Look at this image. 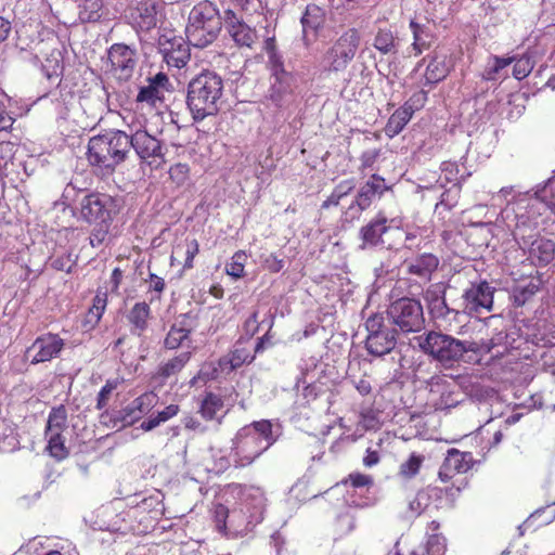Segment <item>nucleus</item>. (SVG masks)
Here are the masks:
<instances>
[{"label":"nucleus","instance_id":"nucleus-46","mask_svg":"<svg viewBox=\"0 0 555 555\" xmlns=\"http://www.w3.org/2000/svg\"><path fill=\"white\" fill-rule=\"evenodd\" d=\"M181 251L184 254L183 269H192L194 267V258L199 253V244L197 240H185L184 245L179 244L172 251L171 260L175 258V255H179Z\"/></svg>","mask_w":555,"mask_h":555},{"label":"nucleus","instance_id":"nucleus-53","mask_svg":"<svg viewBox=\"0 0 555 555\" xmlns=\"http://www.w3.org/2000/svg\"><path fill=\"white\" fill-rule=\"evenodd\" d=\"M423 461V455L412 453L406 461L401 463L399 474L408 479L415 477L420 472Z\"/></svg>","mask_w":555,"mask_h":555},{"label":"nucleus","instance_id":"nucleus-64","mask_svg":"<svg viewBox=\"0 0 555 555\" xmlns=\"http://www.w3.org/2000/svg\"><path fill=\"white\" fill-rule=\"evenodd\" d=\"M284 260L279 258L275 254L271 253L262 257V266L271 273H278L284 268Z\"/></svg>","mask_w":555,"mask_h":555},{"label":"nucleus","instance_id":"nucleus-59","mask_svg":"<svg viewBox=\"0 0 555 555\" xmlns=\"http://www.w3.org/2000/svg\"><path fill=\"white\" fill-rule=\"evenodd\" d=\"M461 190L460 183L452 184L450 189L441 194L440 202L436 205V208L443 206L446 209L451 210L459 203Z\"/></svg>","mask_w":555,"mask_h":555},{"label":"nucleus","instance_id":"nucleus-56","mask_svg":"<svg viewBox=\"0 0 555 555\" xmlns=\"http://www.w3.org/2000/svg\"><path fill=\"white\" fill-rule=\"evenodd\" d=\"M107 295L105 292H98L93 298L92 307L88 311V321L98 323L105 311Z\"/></svg>","mask_w":555,"mask_h":555},{"label":"nucleus","instance_id":"nucleus-13","mask_svg":"<svg viewBox=\"0 0 555 555\" xmlns=\"http://www.w3.org/2000/svg\"><path fill=\"white\" fill-rule=\"evenodd\" d=\"M129 506L128 511L119 515L122 517V524L117 526V522H115L111 528L112 531L124 534L134 532L137 529L132 524L126 521L127 517L134 518L142 513L152 514L153 519L160 517L164 514L163 494L159 491L150 495L135 494L133 498H129Z\"/></svg>","mask_w":555,"mask_h":555},{"label":"nucleus","instance_id":"nucleus-1","mask_svg":"<svg viewBox=\"0 0 555 555\" xmlns=\"http://www.w3.org/2000/svg\"><path fill=\"white\" fill-rule=\"evenodd\" d=\"M267 511V498L262 489L249 487L242 492L240 502L231 509L223 504L214 508L218 531L231 538L244 537L262 522Z\"/></svg>","mask_w":555,"mask_h":555},{"label":"nucleus","instance_id":"nucleus-34","mask_svg":"<svg viewBox=\"0 0 555 555\" xmlns=\"http://www.w3.org/2000/svg\"><path fill=\"white\" fill-rule=\"evenodd\" d=\"M515 61V56L490 55L485 66L481 78L486 81H496L502 76V72Z\"/></svg>","mask_w":555,"mask_h":555},{"label":"nucleus","instance_id":"nucleus-14","mask_svg":"<svg viewBox=\"0 0 555 555\" xmlns=\"http://www.w3.org/2000/svg\"><path fill=\"white\" fill-rule=\"evenodd\" d=\"M130 152L133 151L141 164L159 166L165 163L166 146L164 142L145 129H130Z\"/></svg>","mask_w":555,"mask_h":555},{"label":"nucleus","instance_id":"nucleus-16","mask_svg":"<svg viewBox=\"0 0 555 555\" xmlns=\"http://www.w3.org/2000/svg\"><path fill=\"white\" fill-rule=\"evenodd\" d=\"M389 218L384 210H378L373 218L363 224L358 231L359 246L362 251L376 249H392L386 246L385 235L390 231Z\"/></svg>","mask_w":555,"mask_h":555},{"label":"nucleus","instance_id":"nucleus-44","mask_svg":"<svg viewBox=\"0 0 555 555\" xmlns=\"http://www.w3.org/2000/svg\"><path fill=\"white\" fill-rule=\"evenodd\" d=\"M48 438L47 450L49 454L56 461H63L69 455V451L65 446V438L62 433L46 434Z\"/></svg>","mask_w":555,"mask_h":555},{"label":"nucleus","instance_id":"nucleus-54","mask_svg":"<svg viewBox=\"0 0 555 555\" xmlns=\"http://www.w3.org/2000/svg\"><path fill=\"white\" fill-rule=\"evenodd\" d=\"M428 494V487L420 490L415 498L409 503L410 511L416 515H421L429 508H433V501Z\"/></svg>","mask_w":555,"mask_h":555},{"label":"nucleus","instance_id":"nucleus-47","mask_svg":"<svg viewBox=\"0 0 555 555\" xmlns=\"http://www.w3.org/2000/svg\"><path fill=\"white\" fill-rule=\"evenodd\" d=\"M186 341L191 344L190 336L171 324L164 339V348L168 350H176L184 346Z\"/></svg>","mask_w":555,"mask_h":555},{"label":"nucleus","instance_id":"nucleus-40","mask_svg":"<svg viewBox=\"0 0 555 555\" xmlns=\"http://www.w3.org/2000/svg\"><path fill=\"white\" fill-rule=\"evenodd\" d=\"M533 196L541 203L545 204L548 208L555 206V170L553 176L543 183H539L532 190Z\"/></svg>","mask_w":555,"mask_h":555},{"label":"nucleus","instance_id":"nucleus-37","mask_svg":"<svg viewBox=\"0 0 555 555\" xmlns=\"http://www.w3.org/2000/svg\"><path fill=\"white\" fill-rule=\"evenodd\" d=\"M412 116L411 112L406 111L403 106L397 108L386 124V134L390 138L399 134L411 120Z\"/></svg>","mask_w":555,"mask_h":555},{"label":"nucleus","instance_id":"nucleus-51","mask_svg":"<svg viewBox=\"0 0 555 555\" xmlns=\"http://www.w3.org/2000/svg\"><path fill=\"white\" fill-rule=\"evenodd\" d=\"M86 189L79 188L76 185L74 181L67 183L62 193V203L66 207H72L74 204L79 206V201L81 199L83 194H88Z\"/></svg>","mask_w":555,"mask_h":555},{"label":"nucleus","instance_id":"nucleus-7","mask_svg":"<svg viewBox=\"0 0 555 555\" xmlns=\"http://www.w3.org/2000/svg\"><path fill=\"white\" fill-rule=\"evenodd\" d=\"M224 24L225 11L221 15L214 2L204 0L191 9L185 35L193 47L204 49L218 39Z\"/></svg>","mask_w":555,"mask_h":555},{"label":"nucleus","instance_id":"nucleus-45","mask_svg":"<svg viewBox=\"0 0 555 555\" xmlns=\"http://www.w3.org/2000/svg\"><path fill=\"white\" fill-rule=\"evenodd\" d=\"M222 408V398L219 395L209 392L203 399L199 412L205 420L211 421L216 418L218 411H220Z\"/></svg>","mask_w":555,"mask_h":555},{"label":"nucleus","instance_id":"nucleus-4","mask_svg":"<svg viewBox=\"0 0 555 555\" xmlns=\"http://www.w3.org/2000/svg\"><path fill=\"white\" fill-rule=\"evenodd\" d=\"M129 133L108 129L88 142L87 159L102 176H111L130 156Z\"/></svg>","mask_w":555,"mask_h":555},{"label":"nucleus","instance_id":"nucleus-35","mask_svg":"<svg viewBox=\"0 0 555 555\" xmlns=\"http://www.w3.org/2000/svg\"><path fill=\"white\" fill-rule=\"evenodd\" d=\"M357 183L354 178L341 180L335 185L332 193L323 201L321 208L328 209L337 207L343 198L351 194L356 190Z\"/></svg>","mask_w":555,"mask_h":555},{"label":"nucleus","instance_id":"nucleus-61","mask_svg":"<svg viewBox=\"0 0 555 555\" xmlns=\"http://www.w3.org/2000/svg\"><path fill=\"white\" fill-rule=\"evenodd\" d=\"M428 100V91L418 90L414 92L402 105L406 111H410L413 115L415 112L424 107Z\"/></svg>","mask_w":555,"mask_h":555},{"label":"nucleus","instance_id":"nucleus-3","mask_svg":"<svg viewBox=\"0 0 555 555\" xmlns=\"http://www.w3.org/2000/svg\"><path fill=\"white\" fill-rule=\"evenodd\" d=\"M73 216L79 221L93 225L89 236L92 247L101 246L107 237L112 222L119 212L115 197L101 192L83 194L79 206L72 207Z\"/></svg>","mask_w":555,"mask_h":555},{"label":"nucleus","instance_id":"nucleus-38","mask_svg":"<svg viewBox=\"0 0 555 555\" xmlns=\"http://www.w3.org/2000/svg\"><path fill=\"white\" fill-rule=\"evenodd\" d=\"M102 0H82L78 5V18L81 23H95L102 17Z\"/></svg>","mask_w":555,"mask_h":555},{"label":"nucleus","instance_id":"nucleus-58","mask_svg":"<svg viewBox=\"0 0 555 555\" xmlns=\"http://www.w3.org/2000/svg\"><path fill=\"white\" fill-rule=\"evenodd\" d=\"M268 55V68L271 73V77L283 76L294 74L293 72L286 70L284 65V59L280 51H275Z\"/></svg>","mask_w":555,"mask_h":555},{"label":"nucleus","instance_id":"nucleus-62","mask_svg":"<svg viewBox=\"0 0 555 555\" xmlns=\"http://www.w3.org/2000/svg\"><path fill=\"white\" fill-rule=\"evenodd\" d=\"M190 168L186 164H175L169 168V178L178 186L183 185L189 180Z\"/></svg>","mask_w":555,"mask_h":555},{"label":"nucleus","instance_id":"nucleus-63","mask_svg":"<svg viewBox=\"0 0 555 555\" xmlns=\"http://www.w3.org/2000/svg\"><path fill=\"white\" fill-rule=\"evenodd\" d=\"M344 483H350L353 489H362L372 487L374 480L373 477L370 475H365L362 473H351L349 474L347 479H345Z\"/></svg>","mask_w":555,"mask_h":555},{"label":"nucleus","instance_id":"nucleus-26","mask_svg":"<svg viewBox=\"0 0 555 555\" xmlns=\"http://www.w3.org/2000/svg\"><path fill=\"white\" fill-rule=\"evenodd\" d=\"M191 359V352L184 351L166 362H162L157 370L151 376V384L154 388L164 387L169 380L176 378V376L183 370Z\"/></svg>","mask_w":555,"mask_h":555},{"label":"nucleus","instance_id":"nucleus-42","mask_svg":"<svg viewBox=\"0 0 555 555\" xmlns=\"http://www.w3.org/2000/svg\"><path fill=\"white\" fill-rule=\"evenodd\" d=\"M67 410L64 404L53 406L49 413L46 434L62 433L67 426Z\"/></svg>","mask_w":555,"mask_h":555},{"label":"nucleus","instance_id":"nucleus-10","mask_svg":"<svg viewBox=\"0 0 555 555\" xmlns=\"http://www.w3.org/2000/svg\"><path fill=\"white\" fill-rule=\"evenodd\" d=\"M364 326L367 333L364 347L370 356L382 358L396 348L399 332L383 313H372Z\"/></svg>","mask_w":555,"mask_h":555},{"label":"nucleus","instance_id":"nucleus-21","mask_svg":"<svg viewBox=\"0 0 555 555\" xmlns=\"http://www.w3.org/2000/svg\"><path fill=\"white\" fill-rule=\"evenodd\" d=\"M64 347L65 340L59 334L48 332L39 335L26 349V353L35 351L30 364L36 365L59 358Z\"/></svg>","mask_w":555,"mask_h":555},{"label":"nucleus","instance_id":"nucleus-2","mask_svg":"<svg viewBox=\"0 0 555 555\" xmlns=\"http://www.w3.org/2000/svg\"><path fill=\"white\" fill-rule=\"evenodd\" d=\"M281 435V425L270 420L254 421L240 428L231 440L234 468L250 466Z\"/></svg>","mask_w":555,"mask_h":555},{"label":"nucleus","instance_id":"nucleus-57","mask_svg":"<svg viewBox=\"0 0 555 555\" xmlns=\"http://www.w3.org/2000/svg\"><path fill=\"white\" fill-rule=\"evenodd\" d=\"M49 264L56 271L70 273L73 268L76 266V258L73 257L72 253H63L61 255L50 257Z\"/></svg>","mask_w":555,"mask_h":555},{"label":"nucleus","instance_id":"nucleus-41","mask_svg":"<svg viewBox=\"0 0 555 555\" xmlns=\"http://www.w3.org/2000/svg\"><path fill=\"white\" fill-rule=\"evenodd\" d=\"M462 167L456 162L447 160L440 166L441 171L444 173V178L448 182L462 184L470 177V171H467L462 162Z\"/></svg>","mask_w":555,"mask_h":555},{"label":"nucleus","instance_id":"nucleus-31","mask_svg":"<svg viewBox=\"0 0 555 555\" xmlns=\"http://www.w3.org/2000/svg\"><path fill=\"white\" fill-rule=\"evenodd\" d=\"M428 495L433 501V508H452L461 493V487L451 485L449 487H428Z\"/></svg>","mask_w":555,"mask_h":555},{"label":"nucleus","instance_id":"nucleus-11","mask_svg":"<svg viewBox=\"0 0 555 555\" xmlns=\"http://www.w3.org/2000/svg\"><path fill=\"white\" fill-rule=\"evenodd\" d=\"M393 184L377 173H373L357 190L349 206L341 214L343 223H353L361 219L362 214L367 210L376 199H380L385 193L392 192Z\"/></svg>","mask_w":555,"mask_h":555},{"label":"nucleus","instance_id":"nucleus-18","mask_svg":"<svg viewBox=\"0 0 555 555\" xmlns=\"http://www.w3.org/2000/svg\"><path fill=\"white\" fill-rule=\"evenodd\" d=\"M158 8L156 0L132 1L125 10V20L138 35L149 33L157 26Z\"/></svg>","mask_w":555,"mask_h":555},{"label":"nucleus","instance_id":"nucleus-8","mask_svg":"<svg viewBox=\"0 0 555 555\" xmlns=\"http://www.w3.org/2000/svg\"><path fill=\"white\" fill-rule=\"evenodd\" d=\"M268 94V107L274 108L275 122L285 121L297 109L300 100L297 92L298 79L295 74L271 77Z\"/></svg>","mask_w":555,"mask_h":555},{"label":"nucleus","instance_id":"nucleus-30","mask_svg":"<svg viewBox=\"0 0 555 555\" xmlns=\"http://www.w3.org/2000/svg\"><path fill=\"white\" fill-rule=\"evenodd\" d=\"M439 258L431 253H424L406 263V272L416 275L424 281H429L433 273L438 269Z\"/></svg>","mask_w":555,"mask_h":555},{"label":"nucleus","instance_id":"nucleus-43","mask_svg":"<svg viewBox=\"0 0 555 555\" xmlns=\"http://www.w3.org/2000/svg\"><path fill=\"white\" fill-rule=\"evenodd\" d=\"M373 46L383 54L395 53L397 47V38L389 28H378Z\"/></svg>","mask_w":555,"mask_h":555},{"label":"nucleus","instance_id":"nucleus-60","mask_svg":"<svg viewBox=\"0 0 555 555\" xmlns=\"http://www.w3.org/2000/svg\"><path fill=\"white\" fill-rule=\"evenodd\" d=\"M512 64H514L513 76L517 80H522L526 78L533 68L531 57L528 55H522L520 57L515 56V61Z\"/></svg>","mask_w":555,"mask_h":555},{"label":"nucleus","instance_id":"nucleus-32","mask_svg":"<svg viewBox=\"0 0 555 555\" xmlns=\"http://www.w3.org/2000/svg\"><path fill=\"white\" fill-rule=\"evenodd\" d=\"M151 315V308L145 301L137 302L127 314V320L131 325L133 335H142L147 328V321Z\"/></svg>","mask_w":555,"mask_h":555},{"label":"nucleus","instance_id":"nucleus-55","mask_svg":"<svg viewBox=\"0 0 555 555\" xmlns=\"http://www.w3.org/2000/svg\"><path fill=\"white\" fill-rule=\"evenodd\" d=\"M428 391L431 396H441L443 392H447L450 390L454 385L449 382L446 375H433L427 382H426Z\"/></svg>","mask_w":555,"mask_h":555},{"label":"nucleus","instance_id":"nucleus-49","mask_svg":"<svg viewBox=\"0 0 555 555\" xmlns=\"http://www.w3.org/2000/svg\"><path fill=\"white\" fill-rule=\"evenodd\" d=\"M246 259H247V255L245 251H243V250L236 251L232 256L230 262H228L225 264L227 274H229L230 276H232L235 280L243 278L245 274L244 268H245Z\"/></svg>","mask_w":555,"mask_h":555},{"label":"nucleus","instance_id":"nucleus-39","mask_svg":"<svg viewBox=\"0 0 555 555\" xmlns=\"http://www.w3.org/2000/svg\"><path fill=\"white\" fill-rule=\"evenodd\" d=\"M447 551L446 538L441 534H430L424 545L413 550L410 555H444Z\"/></svg>","mask_w":555,"mask_h":555},{"label":"nucleus","instance_id":"nucleus-5","mask_svg":"<svg viewBox=\"0 0 555 555\" xmlns=\"http://www.w3.org/2000/svg\"><path fill=\"white\" fill-rule=\"evenodd\" d=\"M420 350L431 361L450 370L464 361L468 352H480V346L473 340H462L442 331L430 330L417 337Z\"/></svg>","mask_w":555,"mask_h":555},{"label":"nucleus","instance_id":"nucleus-28","mask_svg":"<svg viewBox=\"0 0 555 555\" xmlns=\"http://www.w3.org/2000/svg\"><path fill=\"white\" fill-rule=\"evenodd\" d=\"M473 464V454L470 452H462L457 449H449L447 456L439 469V478L447 481L452 478L453 474L466 473Z\"/></svg>","mask_w":555,"mask_h":555},{"label":"nucleus","instance_id":"nucleus-48","mask_svg":"<svg viewBox=\"0 0 555 555\" xmlns=\"http://www.w3.org/2000/svg\"><path fill=\"white\" fill-rule=\"evenodd\" d=\"M212 460H214V469L217 473H224L231 466L234 467V456L232 447L230 448V452L228 453L223 449H211Z\"/></svg>","mask_w":555,"mask_h":555},{"label":"nucleus","instance_id":"nucleus-6","mask_svg":"<svg viewBox=\"0 0 555 555\" xmlns=\"http://www.w3.org/2000/svg\"><path fill=\"white\" fill-rule=\"evenodd\" d=\"M223 79L214 70H203L188 83L186 107L194 121H202L219 112Z\"/></svg>","mask_w":555,"mask_h":555},{"label":"nucleus","instance_id":"nucleus-20","mask_svg":"<svg viewBox=\"0 0 555 555\" xmlns=\"http://www.w3.org/2000/svg\"><path fill=\"white\" fill-rule=\"evenodd\" d=\"M112 70L119 80L128 81L137 66V49L125 43H114L107 50Z\"/></svg>","mask_w":555,"mask_h":555},{"label":"nucleus","instance_id":"nucleus-23","mask_svg":"<svg viewBox=\"0 0 555 555\" xmlns=\"http://www.w3.org/2000/svg\"><path fill=\"white\" fill-rule=\"evenodd\" d=\"M514 236L516 240L521 238L524 241V245H530L529 257L535 266L545 267L555 259V242L553 240L537 237L529 243L526 241L522 225L519 223L516 224Z\"/></svg>","mask_w":555,"mask_h":555},{"label":"nucleus","instance_id":"nucleus-12","mask_svg":"<svg viewBox=\"0 0 555 555\" xmlns=\"http://www.w3.org/2000/svg\"><path fill=\"white\" fill-rule=\"evenodd\" d=\"M360 46L356 28L346 30L323 54L322 64L327 72H343L354 59Z\"/></svg>","mask_w":555,"mask_h":555},{"label":"nucleus","instance_id":"nucleus-33","mask_svg":"<svg viewBox=\"0 0 555 555\" xmlns=\"http://www.w3.org/2000/svg\"><path fill=\"white\" fill-rule=\"evenodd\" d=\"M541 287V280L539 278H532L525 283L515 285L512 289L513 304L516 307H522L526 305Z\"/></svg>","mask_w":555,"mask_h":555},{"label":"nucleus","instance_id":"nucleus-50","mask_svg":"<svg viewBox=\"0 0 555 555\" xmlns=\"http://www.w3.org/2000/svg\"><path fill=\"white\" fill-rule=\"evenodd\" d=\"M460 397L461 392L457 391L456 387L454 386L447 392H443L441 396H439L435 400L434 406L436 410H449L451 408H455L462 402Z\"/></svg>","mask_w":555,"mask_h":555},{"label":"nucleus","instance_id":"nucleus-24","mask_svg":"<svg viewBox=\"0 0 555 555\" xmlns=\"http://www.w3.org/2000/svg\"><path fill=\"white\" fill-rule=\"evenodd\" d=\"M326 21L325 10L315 3L306 5L301 14L302 41L306 47L311 46L318 38L319 31L324 27Z\"/></svg>","mask_w":555,"mask_h":555},{"label":"nucleus","instance_id":"nucleus-22","mask_svg":"<svg viewBox=\"0 0 555 555\" xmlns=\"http://www.w3.org/2000/svg\"><path fill=\"white\" fill-rule=\"evenodd\" d=\"M224 27L229 36L240 49H253L259 40L257 30L250 27L243 18L233 10H225Z\"/></svg>","mask_w":555,"mask_h":555},{"label":"nucleus","instance_id":"nucleus-27","mask_svg":"<svg viewBox=\"0 0 555 555\" xmlns=\"http://www.w3.org/2000/svg\"><path fill=\"white\" fill-rule=\"evenodd\" d=\"M149 85L140 87L135 101L155 106L158 101L164 100V92L172 88L168 76L159 72L147 79Z\"/></svg>","mask_w":555,"mask_h":555},{"label":"nucleus","instance_id":"nucleus-9","mask_svg":"<svg viewBox=\"0 0 555 555\" xmlns=\"http://www.w3.org/2000/svg\"><path fill=\"white\" fill-rule=\"evenodd\" d=\"M386 318L400 334L409 335L425 328V315L420 299L403 296L389 302Z\"/></svg>","mask_w":555,"mask_h":555},{"label":"nucleus","instance_id":"nucleus-36","mask_svg":"<svg viewBox=\"0 0 555 555\" xmlns=\"http://www.w3.org/2000/svg\"><path fill=\"white\" fill-rule=\"evenodd\" d=\"M409 26L414 39L412 47L416 54H421L423 50L430 46V41L433 39L430 29L427 25L417 23L415 20H411Z\"/></svg>","mask_w":555,"mask_h":555},{"label":"nucleus","instance_id":"nucleus-19","mask_svg":"<svg viewBox=\"0 0 555 555\" xmlns=\"http://www.w3.org/2000/svg\"><path fill=\"white\" fill-rule=\"evenodd\" d=\"M451 286L444 282L430 284L424 293L428 313L434 320H447L450 314L460 313L459 301H447V292Z\"/></svg>","mask_w":555,"mask_h":555},{"label":"nucleus","instance_id":"nucleus-52","mask_svg":"<svg viewBox=\"0 0 555 555\" xmlns=\"http://www.w3.org/2000/svg\"><path fill=\"white\" fill-rule=\"evenodd\" d=\"M172 325L190 336L198 326V314L193 311L181 313L176 318Z\"/></svg>","mask_w":555,"mask_h":555},{"label":"nucleus","instance_id":"nucleus-29","mask_svg":"<svg viewBox=\"0 0 555 555\" xmlns=\"http://www.w3.org/2000/svg\"><path fill=\"white\" fill-rule=\"evenodd\" d=\"M155 398L156 396L153 392H144L137 397L119 411V421L124 425H132L140 421L143 415L152 410Z\"/></svg>","mask_w":555,"mask_h":555},{"label":"nucleus","instance_id":"nucleus-25","mask_svg":"<svg viewBox=\"0 0 555 555\" xmlns=\"http://www.w3.org/2000/svg\"><path fill=\"white\" fill-rule=\"evenodd\" d=\"M423 64H426L424 73L425 87H434L438 82L442 81L449 75L450 68L447 64V55L437 51L427 54L421 62H418L415 70H417Z\"/></svg>","mask_w":555,"mask_h":555},{"label":"nucleus","instance_id":"nucleus-15","mask_svg":"<svg viewBox=\"0 0 555 555\" xmlns=\"http://www.w3.org/2000/svg\"><path fill=\"white\" fill-rule=\"evenodd\" d=\"M494 292L495 288L487 281L472 283L459 300L460 312L469 317H478L483 311H492Z\"/></svg>","mask_w":555,"mask_h":555},{"label":"nucleus","instance_id":"nucleus-17","mask_svg":"<svg viewBox=\"0 0 555 555\" xmlns=\"http://www.w3.org/2000/svg\"><path fill=\"white\" fill-rule=\"evenodd\" d=\"M189 38L176 35L173 31L160 34L157 39V49L169 67L182 68L191 59Z\"/></svg>","mask_w":555,"mask_h":555}]
</instances>
